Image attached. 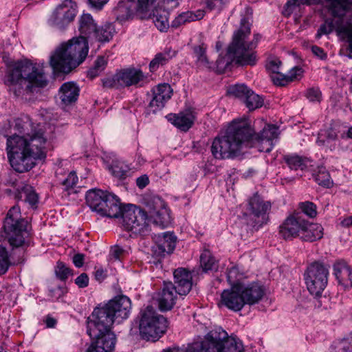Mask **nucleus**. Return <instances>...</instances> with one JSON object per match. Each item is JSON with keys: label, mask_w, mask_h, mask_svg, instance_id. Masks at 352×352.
I'll return each instance as SVG.
<instances>
[{"label": "nucleus", "mask_w": 352, "mask_h": 352, "mask_svg": "<svg viewBox=\"0 0 352 352\" xmlns=\"http://www.w3.org/2000/svg\"><path fill=\"white\" fill-rule=\"evenodd\" d=\"M278 134V129L274 124H266L259 133H255L247 120H234L223 135L214 139L211 153L219 160L234 158L243 148L256 146L260 151L270 153Z\"/></svg>", "instance_id": "1"}, {"label": "nucleus", "mask_w": 352, "mask_h": 352, "mask_svg": "<svg viewBox=\"0 0 352 352\" xmlns=\"http://www.w3.org/2000/svg\"><path fill=\"white\" fill-rule=\"evenodd\" d=\"M47 138L41 129H32L23 135H13L7 139V155L11 167L18 173H25L36 165V160L46 157Z\"/></svg>", "instance_id": "2"}, {"label": "nucleus", "mask_w": 352, "mask_h": 352, "mask_svg": "<svg viewBox=\"0 0 352 352\" xmlns=\"http://www.w3.org/2000/svg\"><path fill=\"white\" fill-rule=\"evenodd\" d=\"M6 66L3 78L9 91L20 99H27V96L34 91L35 87H44L47 79L42 69L38 68L28 60H13L8 55L3 56Z\"/></svg>", "instance_id": "3"}, {"label": "nucleus", "mask_w": 352, "mask_h": 352, "mask_svg": "<svg viewBox=\"0 0 352 352\" xmlns=\"http://www.w3.org/2000/svg\"><path fill=\"white\" fill-rule=\"evenodd\" d=\"M3 228L6 239L11 248L10 256L7 249L0 245V275L4 274L11 265L10 258L14 263L23 261L25 247L30 245L28 239L30 235L28 221L21 217L19 206H12L8 212L3 221Z\"/></svg>", "instance_id": "4"}, {"label": "nucleus", "mask_w": 352, "mask_h": 352, "mask_svg": "<svg viewBox=\"0 0 352 352\" xmlns=\"http://www.w3.org/2000/svg\"><path fill=\"white\" fill-rule=\"evenodd\" d=\"M88 52V41L82 36L74 38L56 50L50 63L54 72L67 74L85 60Z\"/></svg>", "instance_id": "5"}, {"label": "nucleus", "mask_w": 352, "mask_h": 352, "mask_svg": "<svg viewBox=\"0 0 352 352\" xmlns=\"http://www.w3.org/2000/svg\"><path fill=\"white\" fill-rule=\"evenodd\" d=\"M242 342L236 336H229L221 327L211 330L203 341L195 342L186 350L173 348L164 352H243Z\"/></svg>", "instance_id": "6"}, {"label": "nucleus", "mask_w": 352, "mask_h": 352, "mask_svg": "<svg viewBox=\"0 0 352 352\" xmlns=\"http://www.w3.org/2000/svg\"><path fill=\"white\" fill-rule=\"evenodd\" d=\"M136 320L141 338L148 341L157 340L168 328L167 319L159 314L151 305L141 309Z\"/></svg>", "instance_id": "7"}, {"label": "nucleus", "mask_w": 352, "mask_h": 352, "mask_svg": "<svg viewBox=\"0 0 352 352\" xmlns=\"http://www.w3.org/2000/svg\"><path fill=\"white\" fill-rule=\"evenodd\" d=\"M86 201L91 210L102 217L118 218L122 212V204L118 197L107 191L89 190L86 195Z\"/></svg>", "instance_id": "8"}, {"label": "nucleus", "mask_w": 352, "mask_h": 352, "mask_svg": "<svg viewBox=\"0 0 352 352\" xmlns=\"http://www.w3.org/2000/svg\"><path fill=\"white\" fill-rule=\"evenodd\" d=\"M118 322L106 304L96 307L87 318V332L89 337H107L115 335L111 331L114 322Z\"/></svg>", "instance_id": "9"}, {"label": "nucleus", "mask_w": 352, "mask_h": 352, "mask_svg": "<svg viewBox=\"0 0 352 352\" xmlns=\"http://www.w3.org/2000/svg\"><path fill=\"white\" fill-rule=\"evenodd\" d=\"M78 12V4L74 0H62L51 12L47 24L54 30L65 32L75 21Z\"/></svg>", "instance_id": "10"}, {"label": "nucleus", "mask_w": 352, "mask_h": 352, "mask_svg": "<svg viewBox=\"0 0 352 352\" xmlns=\"http://www.w3.org/2000/svg\"><path fill=\"white\" fill-rule=\"evenodd\" d=\"M238 38L237 34L232 38V42L228 47L227 54L224 56H219L217 60V69L219 72L223 73L226 70L230 69V65L232 63L239 66L254 65V55L244 56L243 52L245 48L241 47Z\"/></svg>", "instance_id": "11"}, {"label": "nucleus", "mask_w": 352, "mask_h": 352, "mask_svg": "<svg viewBox=\"0 0 352 352\" xmlns=\"http://www.w3.org/2000/svg\"><path fill=\"white\" fill-rule=\"evenodd\" d=\"M329 276V267L322 262L311 263L305 273L307 289L311 294L320 296L325 289Z\"/></svg>", "instance_id": "12"}, {"label": "nucleus", "mask_w": 352, "mask_h": 352, "mask_svg": "<svg viewBox=\"0 0 352 352\" xmlns=\"http://www.w3.org/2000/svg\"><path fill=\"white\" fill-rule=\"evenodd\" d=\"M120 217H122L123 226L126 230H133L142 235H146L149 232L147 215L141 208L132 204L122 206Z\"/></svg>", "instance_id": "13"}, {"label": "nucleus", "mask_w": 352, "mask_h": 352, "mask_svg": "<svg viewBox=\"0 0 352 352\" xmlns=\"http://www.w3.org/2000/svg\"><path fill=\"white\" fill-rule=\"evenodd\" d=\"M271 209L270 201H264L257 194L249 200L250 214L244 213L243 217L247 224L252 227H260L267 221V214Z\"/></svg>", "instance_id": "14"}, {"label": "nucleus", "mask_w": 352, "mask_h": 352, "mask_svg": "<svg viewBox=\"0 0 352 352\" xmlns=\"http://www.w3.org/2000/svg\"><path fill=\"white\" fill-rule=\"evenodd\" d=\"M251 20V17L250 16H244L241 19L240 27L236 30L232 36V38L235 36L236 34H238L239 42V44L241 45V47L245 48L243 55L244 56H248V55H254V65L256 63V52L253 51L258 41L261 38V35L258 34H256L254 35V39L251 41H248V38L251 32V23L250 21Z\"/></svg>", "instance_id": "15"}, {"label": "nucleus", "mask_w": 352, "mask_h": 352, "mask_svg": "<svg viewBox=\"0 0 352 352\" xmlns=\"http://www.w3.org/2000/svg\"><path fill=\"white\" fill-rule=\"evenodd\" d=\"M322 0H290L287 2L285 7L288 14L292 12V7L300 5H317ZM328 2V9L332 16H340L344 13L345 9L349 5L352 4V0H327Z\"/></svg>", "instance_id": "16"}, {"label": "nucleus", "mask_w": 352, "mask_h": 352, "mask_svg": "<svg viewBox=\"0 0 352 352\" xmlns=\"http://www.w3.org/2000/svg\"><path fill=\"white\" fill-rule=\"evenodd\" d=\"M305 219L301 212L289 216L279 227V234L285 240H292L300 236Z\"/></svg>", "instance_id": "17"}, {"label": "nucleus", "mask_w": 352, "mask_h": 352, "mask_svg": "<svg viewBox=\"0 0 352 352\" xmlns=\"http://www.w3.org/2000/svg\"><path fill=\"white\" fill-rule=\"evenodd\" d=\"M152 99L147 107L148 113H155L162 110L166 102L170 99L173 94V89L168 83L159 84L154 87L152 90Z\"/></svg>", "instance_id": "18"}, {"label": "nucleus", "mask_w": 352, "mask_h": 352, "mask_svg": "<svg viewBox=\"0 0 352 352\" xmlns=\"http://www.w3.org/2000/svg\"><path fill=\"white\" fill-rule=\"evenodd\" d=\"M113 18L120 23L132 20L138 15L136 2L131 0H120L111 10Z\"/></svg>", "instance_id": "19"}, {"label": "nucleus", "mask_w": 352, "mask_h": 352, "mask_svg": "<svg viewBox=\"0 0 352 352\" xmlns=\"http://www.w3.org/2000/svg\"><path fill=\"white\" fill-rule=\"evenodd\" d=\"M155 244L152 248L153 254L157 257L170 254L176 245L177 237L173 232H164L155 236Z\"/></svg>", "instance_id": "20"}, {"label": "nucleus", "mask_w": 352, "mask_h": 352, "mask_svg": "<svg viewBox=\"0 0 352 352\" xmlns=\"http://www.w3.org/2000/svg\"><path fill=\"white\" fill-rule=\"evenodd\" d=\"M178 290L172 282H164L162 290L157 294V301L162 311L170 310L175 305Z\"/></svg>", "instance_id": "21"}, {"label": "nucleus", "mask_w": 352, "mask_h": 352, "mask_svg": "<svg viewBox=\"0 0 352 352\" xmlns=\"http://www.w3.org/2000/svg\"><path fill=\"white\" fill-rule=\"evenodd\" d=\"M106 305L118 323L129 318L131 309V301L126 296H116L108 301Z\"/></svg>", "instance_id": "22"}, {"label": "nucleus", "mask_w": 352, "mask_h": 352, "mask_svg": "<svg viewBox=\"0 0 352 352\" xmlns=\"http://www.w3.org/2000/svg\"><path fill=\"white\" fill-rule=\"evenodd\" d=\"M222 305L230 310L238 311L245 306L239 283L234 285L230 289H225L221 295Z\"/></svg>", "instance_id": "23"}, {"label": "nucleus", "mask_w": 352, "mask_h": 352, "mask_svg": "<svg viewBox=\"0 0 352 352\" xmlns=\"http://www.w3.org/2000/svg\"><path fill=\"white\" fill-rule=\"evenodd\" d=\"M239 285L245 305H252L258 303L265 294L264 288L258 283H239Z\"/></svg>", "instance_id": "24"}, {"label": "nucleus", "mask_w": 352, "mask_h": 352, "mask_svg": "<svg viewBox=\"0 0 352 352\" xmlns=\"http://www.w3.org/2000/svg\"><path fill=\"white\" fill-rule=\"evenodd\" d=\"M333 270L339 285L344 289L352 287V267L344 260H338L333 263Z\"/></svg>", "instance_id": "25"}, {"label": "nucleus", "mask_w": 352, "mask_h": 352, "mask_svg": "<svg viewBox=\"0 0 352 352\" xmlns=\"http://www.w3.org/2000/svg\"><path fill=\"white\" fill-rule=\"evenodd\" d=\"M91 343L88 346L86 352H113L116 342V335L107 334V337H90Z\"/></svg>", "instance_id": "26"}, {"label": "nucleus", "mask_w": 352, "mask_h": 352, "mask_svg": "<svg viewBox=\"0 0 352 352\" xmlns=\"http://www.w3.org/2000/svg\"><path fill=\"white\" fill-rule=\"evenodd\" d=\"M175 286L178 290L179 295H186L191 290L192 275L191 273L185 268H178L174 271Z\"/></svg>", "instance_id": "27"}, {"label": "nucleus", "mask_w": 352, "mask_h": 352, "mask_svg": "<svg viewBox=\"0 0 352 352\" xmlns=\"http://www.w3.org/2000/svg\"><path fill=\"white\" fill-rule=\"evenodd\" d=\"M168 120L183 131H187L194 123L195 118L193 111L186 109L178 114H169Z\"/></svg>", "instance_id": "28"}, {"label": "nucleus", "mask_w": 352, "mask_h": 352, "mask_svg": "<svg viewBox=\"0 0 352 352\" xmlns=\"http://www.w3.org/2000/svg\"><path fill=\"white\" fill-rule=\"evenodd\" d=\"M78 23L80 36L84 37L87 41L90 40L92 35H94L97 27L92 16L88 13H83L79 17Z\"/></svg>", "instance_id": "29"}, {"label": "nucleus", "mask_w": 352, "mask_h": 352, "mask_svg": "<svg viewBox=\"0 0 352 352\" xmlns=\"http://www.w3.org/2000/svg\"><path fill=\"white\" fill-rule=\"evenodd\" d=\"M299 238L305 241L313 242L320 239L323 236V228L318 223H310L305 220Z\"/></svg>", "instance_id": "30"}, {"label": "nucleus", "mask_w": 352, "mask_h": 352, "mask_svg": "<svg viewBox=\"0 0 352 352\" xmlns=\"http://www.w3.org/2000/svg\"><path fill=\"white\" fill-rule=\"evenodd\" d=\"M122 87H130L137 85L144 78V75L140 69L128 68L118 72Z\"/></svg>", "instance_id": "31"}, {"label": "nucleus", "mask_w": 352, "mask_h": 352, "mask_svg": "<svg viewBox=\"0 0 352 352\" xmlns=\"http://www.w3.org/2000/svg\"><path fill=\"white\" fill-rule=\"evenodd\" d=\"M79 88L73 82L63 83L59 89V97L66 105L75 102L79 96Z\"/></svg>", "instance_id": "32"}, {"label": "nucleus", "mask_w": 352, "mask_h": 352, "mask_svg": "<svg viewBox=\"0 0 352 352\" xmlns=\"http://www.w3.org/2000/svg\"><path fill=\"white\" fill-rule=\"evenodd\" d=\"M116 33L115 27L112 23H107L101 27H96L94 35H92L90 41H98L101 43H108Z\"/></svg>", "instance_id": "33"}, {"label": "nucleus", "mask_w": 352, "mask_h": 352, "mask_svg": "<svg viewBox=\"0 0 352 352\" xmlns=\"http://www.w3.org/2000/svg\"><path fill=\"white\" fill-rule=\"evenodd\" d=\"M338 138L337 132L332 128L329 127L323 130H320L318 135L317 144L320 146L329 147L331 151L336 148L335 142Z\"/></svg>", "instance_id": "34"}, {"label": "nucleus", "mask_w": 352, "mask_h": 352, "mask_svg": "<svg viewBox=\"0 0 352 352\" xmlns=\"http://www.w3.org/2000/svg\"><path fill=\"white\" fill-rule=\"evenodd\" d=\"M204 16V11L198 10L196 12L187 11L179 14L171 23L172 28H177L186 23L201 19Z\"/></svg>", "instance_id": "35"}, {"label": "nucleus", "mask_w": 352, "mask_h": 352, "mask_svg": "<svg viewBox=\"0 0 352 352\" xmlns=\"http://www.w3.org/2000/svg\"><path fill=\"white\" fill-rule=\"evenodd\" d=\"M176 54L175 51L166 48L163 52L157 53L149 64L150 71H156L160 66L166 65Z\"/></svg>", "instance_id": "36"}, {"label": "nucleus", "mask_w": 352, "mask_h": 352, "mask_svg": "<svg viewBox=\"0 0 352 352\" xmlns=\"http://www.w3.org/2000/svg\"><path fill=\"white\" fill-rule=\"evenodd\" d=\"M335 21L336 32L342 41L347 43L352 42V23L351 22L344 23L343 17H336Z\"/></svg>", "instance_id": "37"}, {"label": "nucleus", "mask_w": 352, "mask_h": 352, "mask_svg": "<svg viewBox=\"0 0 352 352\" xmlns=\"http://www.w3.org/2000/svg\"><path fill=\"white\" fill-rule=\"evenodd\" d=\"M157 0H138L136 3L138 8V16L141 19H148L151 17L152 14L155 10V3Z\"/></svg>", "instance_id": "38"}, {"label": "nucleus", "mask_w": 352, "mask_h": 352, "mask_svg": "<svg viewBox=\"0 0 352 352\" xmlns=\"http://www.w3.org/2000/svg\"><path fill=\"white\" fill-rule=\"evenodd\" d=\"M169 12L166 10H155L151 15L153 21L156 28L161 32H166L169 28Z\"/></svg>", "instance_id": "39"}, {"label": "nucleus", "mask_w": 352, "mask_h": 352, "mask_svg": "<svg viewBox=\"0 0 352 352\" xmlns=\"http://www.w3.org/2000/svg\"><path fill=\"white\" fill-rule=\"evenodd\" d=\"M302 73V68L300 67H294L290 69L287 75H280L279 77H272L274 83L276 85L285 86L288 82L294 81Z\"/></svg>", "instance_id": "40"}, {"label": "nucleus", "mask_w": 352, "mask_h": 352, "mask_svg": "<svg viewBox=\"0 0 352 352\" xmlns=\"http://www.w3.org/2000/svg\"><path fill=\"white\" fill-rule=\"evenodd\" d=\"M18 191L19 198H23L24 201L32 206H34L38 203V196L32 186L26 184L23 186Z\"/></svg>", "instance_id": "41"}, {"label": "nucleus", "mask_w": 352, "mask_h": 352, "mask_svg": "<svg viewBox=\"0 0 352 352\" xmlns=\"http://www.w3.org/2000/svg\"><path fill=\"white\" fill-rule=\"evenodd\" d=\"M144 204L147 210L145 212L149 216L165 206L164 200L157 195L146 196L144 198Z\"/></svg>", "instance_id": "42"}, {"label": "nucleus", "mask_w": 352, "mask_h": 352, "mask_svg": "<svg viewBox=\"0 0 352 352\" xmlns=\"http://www.w3.org/2000/svg\"><path fill=\"white\" fill-rule=\"evenodd\" d=\"M200 265L204 272L217 270L218 267L215 258L209 251H204L200 256Z\"/></svg>", "instance_id": "43"}, {"label": "nucleus", "mask_w": 352, "mask_h": 352, "mask_svg": "<svg viewBox=\"0 0 352 352\" xmlns=\"http://www.w3.org/2000/svg\"><path fill=\"white\" fill-rule=\"evenodd\" d=\"M111 174L118 179H125L130 170L129 166L123 162L114 161L109 167Z\"/></svg>", "instance_id": "44"}, {"label": "nucleus", "mask_w": 352, "mask_h": 352, "mask_svg": "<svg viewBox=\"0 0 352 352\" xmlns=\"http://www.w3.org/2000/svg\"><path fill=\"white\" fill-rule=\"evenodd\" d=\"M150 217L153 219V222L155 224L162 227L166 226L170 221V217L166 206L153 212V214L150 215Z\"/></svg>", "instance_id": "45"}, {"label": "nucleus", "mask_w": 352, "mask_h": 352, "mask_svg": "<svg viewBox=\"0 0 352 352\" xmlns=\"http://www.w3.org/2000/svg\"><path fill=\"white\" fill-rule=\"evenodd\" d=\"M245 106L250 111L261 108L264 104V99L262 96L255 94L252 90L243 100Z\"/></svg>", "instance_id": "46"}, {"label": "nucleus", "mask_w": 352, "mask_h": 352, "mask_svg": "<svg viewBox=\"0 0 352 352\" xmlns=\"http://www.w3.org/2000/svg\"><path fill=\"white\" fill-rule=\"evenodd\" d=\"M193 52L197 58V63L199 67L210 68L211 64L206 55V47L204 45L193 47Z\"/></svg>", "instance_id": "47"}, {"label": "nucleus", "mask_w": 352, "mask_h": 352, "mask_svg": "<svg viewBox=\"0 0 352 352\" xmlns=\"http://www.w3.org/2000/svg\"><path fill=\"white\" fill-rule=\"evenodd\" d=\"M107 63V59L104 56H98L93 67L88 70L87 76L91 79L98 76L105 69Z\"/></svg>", "instance_id": "48"}, {"label": "nucleus", "mask_w": 352, "mask_h": 352, "mask_svg": "<svg viewBox=\"0 0 352 352\" xmlns=\"http://www.w3.org/2000/svg\"><path fill=\"white\" fill-rule=\"evenodd\" d=\"M251 90L244 84L235 85L228 88V94L243 101Z\"/></svg>", "instance_id": "49"}, {"label": "nucleus", "mask_w": 352, "mask_h": 352, "mask_svg": "<svg viewBox=\"0 0 352 352\" xmlns=\"http://www.w3.org/2000/svg\"><path fill=\"white\" fill-rule=\"evenodd\" d=\"M315 181L320 186L329 188L332 182L329 172L324 167L318 168L317 173L314 175Z\"/></svg>", "instance_id": "50"}, {"label": "nucleus", "mask_w": 352, "mask_h": 352, "mask_svg": "<svg viewBox=\"0 0 352 352\" xmlns=\"http://www.w3.org/2000/svg\"><path fill=\"white\" fill-rule=\"evenodd\" d=\"M336 19L337 18L325 20V22L318 28L316 37L320 38L324 34H329L332 32L333 29L336 30L335 21H336Z\"/></svg>", "instance_id": "51"}, {"label": "nucleus", "mask_w": 352, "mask_h": 352, "mask_svg": "<svg viewBox=\"0 0 352 352\" xmlns=\"http://www.w3.org/2000/svg\"><path fill=\"white\" fill-rule=\"evenodd\" d=\"M285 160L291 169H303L305 166L302 159L298 155H287Z\"/></svg>", "instance_id": "52"}, {"label": "nucleus", "mask_w": 352, "mask_h": 352, "mask_svg": "<svg viewBox=\"0 0 352 352\" xmlns=\"http://www.w3.org/2000/svg\"><path fill=\"white\" fill-rule=\"evenodd\" d=\"M102 85L104 87L110 89H120L122 87L118 72L112 76L102 79Z\"/></svg>", "instance_id": "53"}, {"label": "nucleus", "mask_w": 352, "mask_h": 352, "mask_svg": "<svg viewBox=\"0 0 352 352\" xmlns=\"http://www.w3.org/2000/svg\"><path fill=\"white\" fill-rule=\"evenodd\" d=\"M78 182V177L74 171L70 172L66 178L63 179L60 184L64 186V190H69L76 186Z\"/></svg>", "instance_id": "54"}, {"label": "nucleus", "mask_w": 352, "mask_h": 352, "mask_svg": "<svg viewBox=\"0 0 352 352\" xmlns=\"http://www.w3.org/2000/svg\"><path fill=\"white\" fill-rule=\"evenodd\" d=\"M299 207L302 210V212L311 218H314L316 216V205L310 201H305L299 204Z\"/></svg>", "instance_id": "55"}, {"label": "nucleus", "mask_w": 352, "mask_h": 352, "mask_svg": "<svg viewBox=\"0 0 352 352\" xmlns=\"http://www.w3.org/2000/svg\"><path fill=\"white\" fill-rule=\"evenodd\" d=\"M72 270L63 262H58L55 270L56 276L61 280H65L71 274Z\"/></svg>", "instance_id": "56"}, {"label": "nucleus", "mask_w": 352, "mask_h": 352, "mask_svg": "<svg viewBox=\"0 0 352 352\" xmlns=\"http://www.w3.org/2000/svg\"><path fill=\"white\" fill-rule=\"evenodd\" d=\"M305 97L312 102H320L322 98V93L319 88L311 87L307 89Z\"/></svg>", "instance_id": "57"}, {"label": "nucleus", "mask_w": 352, "mask_h": 352, "mask_svg": "<svg viewBox=\"0 0 352 352\" xmlns=\"http://www.w3.org/2000/svg\"><path fill=\"white\" fill-rule=\"evenodd\" d=\"M281 65V61L278 58H273L269 60L266 64V69L269 72L276 74L275 77L281 78L280 75H283L279 72V68Z\"/></svg>", "instance_id": "58"}, {"label": "nucleus", "mask_w": 352, "mask_h": 352, "mask_svg": "<svg viewBox=\"0 0 352 352\" xmlns=\"http://www.w3.org/2000/svg\"><path fill=\"white\" fill-rule=\"evenodd\" d=\"M126 253V250L122 247L118 245H115L110 249L109 257L111 260H120Z\"/></svg>", "instance_id": "59"}, {"label": "nucleus", "mask_w": 352, "mask_h": 352, "mask_svg": "<svg viewBox=\"0 0 352 352\" xmlns=\"http://www.w3.org/2000/svg\"><path fill=\"white\" fill-rule=\"evenodd\" d=\"M238 275L239 270L236 267H232L230 270H228L227 272V280L231 287L237 283H242L241 282H239L238 280Z\"/></svg>", "instance_id": "60"}, {"label": "nucleus", "mask_w": 352, "mask_h": 352, "mask_svg": "<svg viewBox=\"0 0 352 352\" xmlns=\"http://www.w3.org/2000/svg\"><path fill=\"white\" fill-rule=\"evenodd\" d=\"M67 292V289L64 287L56 286L50 289V296L55 300H58Z\"/></svg>", "instance_id": "61"}, {"label": "nucleus", "mask_w": 352, "mask_h": 352, "mask_svg": "<svg viewBox=\"0 0 352 352\" xmlns=\"http://www.w3.org/2000/svg\"><path fill=\"white\" fill-rule=\"evenodd\" d=\"M229 0H208L206 2L207 8L210 10H221L223 6Z\"/></svg>", "instance_id": "62"}, {"label": "nucleus", "mask_w": 352, "mask_h": 352, "mask_svg": "<svg viewBox=\"0 0 352 352\" xmlns=\"http://www.w3.org/2000/svg\"><path fill=\"white\" fill-rule=\"evenodd\" d=\"M89 276L86 273H82L75 279V283L79 288H85L89 285Z\"/></svg>", "instance_id": "63"}, {"label": "nucleus", "mask_w": 352, "mask_h": 352, "mask_svg": "<svg viewBox=\"0 0 352 352\" xmlns=\"http://www.w3.org/2000/svg\"><path fill=\"white\" fill-rule=\"evenodd\" d=\"M312 52L321 60H325L327 57V54L324 52L322 48L316 45L313 46L311 48Z\"/></svg>", "instance_id": "64"}]
</instances>
